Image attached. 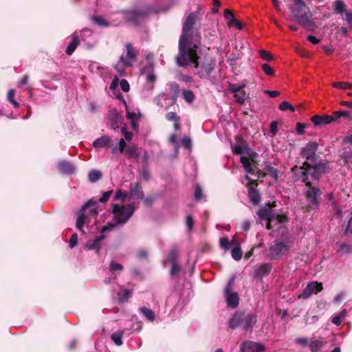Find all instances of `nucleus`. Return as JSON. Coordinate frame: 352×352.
Masks as SVG:
<instances>
[{
	"label": "nucleus",
	"mask_w": 352,
	"mask_h": 352,
	"mask_svg": "<svg viewBox=\"0 0 352 352\" xmlns=\"http://www.w3.org/2000/svg\"><path fill=\"white\" fill-rule=\"evenodd\" d=\"M200 19L196 12H190L186 16L182 26V33L179 41V53L176 57L178 66L193 65L199 67L196 49L200 45L201 34L197 30Z\"/></svg>",
	"instance_id": "nucleus-1"
},
{
	"label": "nucleus",
	"mask_w": 352,
	"mask_h": 352,
	"mask_svg": "<svg viewBox=\"0 0 352 352\" xmlns=\"http://www.w3.org/2000/svg\"><path fill=\"white\" fill-rule=\"evenodd\" d=\"M234 154L241 155L240 162L248 175H254L256 170V166L251 163V160L256 154L248 145L247 142L241 139H237L236 143L232 146Z\"/></svg>",
	"instance_id": "nucleus-2"
},
{
	"label": "nucleus",
	"mask_w": 352,
	"mask_h": 352,
	"mask_svg": "<svg viewBox=\"0 0 352 352\" xmlns=\"http://www.w3.org/2000/svg\"><path fill=\"white\" fill-rule=\"evenodd\" d=\"M294 244L292 236L287 233L279 239H276L270 243L265 251V256L270 260L279 259L287 255Z\"/></svg>",
	"instance_id": "nucleus-3"
},
{
	"label": "nucleus",
	"mask_w": 352,
	"mask_h": 352,
	"mask_svg": "<svg viewBox=\"0 0 352 352\" xmlns=\"http://www.w3.org/2000/svg\"><path fill=\"white\" fill-rule=\"evenodd\" d=\"M122 18L127 23L138 25L141 21L148 17L150 9L148 7L126 9L120 11Z\"/></svg>",
	"instance_id": "nucleus-4"
},
{
	"label": "nucleus",
	"mask_w": 352,
	"mask_h": 352,
	"mask_svg": "<svg viewBox=\"0 0 352 352\" xmlns=\"http://www.w3.org/2000/svg\"><path fill=\"white\" fill-rule=\"evenodd\" d=\"M291 10L294 19L300 24L304 26L310 25V10L302 0H294Z\"/></svg>",
	"instance_id": "nucleus-5"
},
{
	"label": "nucleus",
	"mask_w": 352,
	"mask_h": 352,
	"mask_svg": "<svg viewBox=\"0 0 352 352\" xmlns=\"http://www.w3.org/2000/svg\"><path fill=\"white\" fill-rule=\"evenodd\" d=\"M112 207V213L114 215L115 224L126 223L135 212L134 204H131L127 206L113 204Z\"/></svg>",
	"instance_id": "nucleus-6"
},
{
	"label": "nucleus",
	"mask_w": 352,
	"mask_h": 352,
	"mask_svg": "<svg viewBox=\"0 0 352 352\" xmlns=\"http://www.w3.org/2000/svg\"><path fill=\"white\" fill-rule=\"evenodd\" d=\"M261 219V223L265 224L266 228L271 230L274 226L283 222L286 217L283 214H275L271 210H266L259 212Z\"/></svg>",
	"instance_id": "nucleus-7"
},
{
	"label": "nucleus",
	"mask_w": 352,
	"mask_h": 352,
	"mask_svg": "<svg viewBox=\"0 0 352 352\" xmlns=\"http://www.w3.org/2000/svg\"><path fill=\"white\" fill-rule=\"evenodd\" d=\"M221 248L225 250H230L231 256L234 260L238 261L241 259L243 251L238 239L233 238L232 240H229L228 238H221Z\"/></svg>",
	"instance_id": "nucleus-8"
},
{
	"label": "nucleus",
	"mask_w": 352,
	"mask_h": 352,
	"mask_svg": "<svg viewBox=\"0 0 352 352\" xmlns=\"http://www.w3.org/2000/svg\"><path fill=\"white\" fill-rule=\"evenodd\" d=\"M305 186L307 188L305 197L308 206L311 209H316L320 201L321 191L318 187L313 186L310 182H307Z\"/></svg>",
	"instance_id": "nucleus-9"
},
{
	"label": "nucleus",
	"mask_w": 352,
	"mask_h": 352,
	"mask_svg": "<svg viewBox=\"0 0 352 352\" xmlns=\"http://www.w3.org/2000/svg\"><path fill=\"white\" fill-rule=\"evenodd\" d=\"M235 282V276H232L225 289V295L227 305L231 309L238 307L239 302V297L238 294L234 291V285Z\"/></svg>",
	"instance_id": "nucleus-10"
},
{
	"label": "nucleus",
	"mask_w": 352,
	"mask_h": 352,
	"mask_svg": "<svg viewBox=\"0 0 352 352\" xmlns=\"http://www.w3.org/2000/svg\"><path fill=\"white\" fill-rule=\"evenodd\" d=\"M126 57L120 56V61L122 63V66L131 67L133 65V61L138 55V52L133 47L130 43L125 44Z\"/></svg>",
	"instance_id": "nucleus-11"
},
{
	"label": "nucleus",
	"mask_w": 352,
	"mask_h": 352,
	"mask_svg": "<svg viewBox=\"0 0 352 352\" xmlns=\"http://www.w3.org/2000/svg\"><path fill=\"white\" fill-rule=\"evenodd\" d=\"M311 168V166L307 162H305L302 166H296L292 170L298 180L306 183L308 179V172Z\"/></svg>",
	"instance_id": "nucleus-12"
},
{
	"label": "nucleus",
	"mask_w": 352,
	"mask_h": 352,
	"mask_svg": "<svg viewBox=\"0 0 352 352\" xmlns=\"http://www.w3.org/2000/svg\"><path fill=\"white\" fill-rule=\"evenodd\" d=\"M318 149V144L314 142H309L301 149L300 155L307 160L314 162L316 153Z\"/></svg>",
	"instance_id": "nucleus-13"
},
{
	"label": "nucleus",
	"mask_w": 352,
	"mask_h": 352,
	"mask_svg": "<svg viewBox=\"0 0 352 352\" xmlns=\"http://www.w3.org/2000/svg\"><path fill=\"white\" fill-rule=\"evenodd\" d=\"M223 16L228 28H236L239 30H241L243 28V24L235 18L234 13L230 10H225L223 12Z\"/></svg>",
	"instance_id": "nucleus-14"
},
{
	"label": "nucleus",
	"mask_w": 352,
	"mask_h": 352,
	"mask_svg": "<svg viewBox=\"0 0 352 352\" xmlns=\"http://www.w3.org/2000/svg\"><path fill=\"white\" fill-rule=\"evenodd\" d=\"M322 284L316 281H312L307 284L302 293L298 296V298L307 299L311 294H317L322 291Z\"/></svg>",
	"instance_id": "nucleus-15"
},
{
	"label": "nucleus",
	"mask_w": 352,
	"mask_h": 352,
	"mask_svg": "<svg viewBox=\"0 0 352 352\" xmlns=\"http://www.w3.org/2000/svg\"><path fill=\"white\" fill-rule=\"evenodd\" d=\"M246 179L249 180V183L247 185L248 186L250 199L254 204H258L261 199V195L259 192L254 187V186H256L258 184L256 180L250 179L248 175L246 176Z\"/></svg>",
	"instance_id": "nucleus-16"
},
{
	"label": "nucleus",
	"mask_w": 352,
	"mask_h": 352,
	"mask_svg": "<svg viewBox=\"0 0 352 352\" xmlns=\"http://www.w3.org/2000/svg\"><path fill=\"white\" fill-rule=\"evenodd\" d=\"M265 346L259 342L245 341L241 346L242 352H263Z\"/></svg>",
	"instance_id": "nucleus-17"
},
{
	"label": "nucleus",
	"mask_w": 352,
	"mask_h": 352,
	"mask_svg": "<svg viewBox=\"0 0 352 352\" xmlns=\"http://www.w3.org/2000/svg\"><path fill=\"white\" fill-rule=\"evenodd\" d=\"M129 196L130 198L134 199H144V194L142 190V187L140 183L136 182L130 184Z\"/></svg>",
	"instance_id": "nucleus-18"
},
{
	"label": "nucleus",
	"mask_w": 352,
	"mask_h": 352,
	"mask_svg": "<svg viewBox=\"0 0 352 352\" xmlns=\"http://www.w3.org/2000/svg\"><path fill=\"white\" fill-rule=\"evenodd\" d=\"M272 268L271 263H262L258 265L254 270V276L255 278H263L267 276Z\"/></svg>",
	"instance_id": "nucleus-19"
},
{
	"label": "nucleus",
	"mask_w": 352,
	"mask_h": 352,
	"mask_svg": "<svg viewBox=\"0 0 352 352\" xmlns=\"http://www.w3.org/2000/svg\"><path fill=\"white\" fill-rule=\"evenodd\" d=\"M111 138L108 135H102L97 138L93 143L92 146L95 148H109Z\"/></svg>",
	"instance_id": "nucleus-20"
},
{
	"label": "nucleus",
	"mask_w": 352,
	"mask_h": 352,
	"mask_svg": "<svg viewBox=\"0 0 352 352\" xmlns=\"http://www.w3.org/2000/svg\"><path fill=\"white\" fill-rule=\"evenodd\" d=\"M105 236L104 234L97 236L93 241H88L86 244V248L87 250H96L98 254L100 250L101 241L104 239Z\"/></svg>",
	"instance_id": "nucleus-21"
},
{
	"label": "nucleus",
	"mask_w": 352,
	"mask_h": 352,
	"mask_svg": "<svg viewBox=\"0 0 352 352\" xmlns=\"http://www.w3.org/2000/svg\"><path fill=\"white\" fill-rule=\"evenodd\" d=\"M326 343L327 342L324 338H314L309 342V346L311 351L317 352L320 351Z\"/></svg>",
	"instance_id": "nucleus-22"
},
{
	"label": "nucleus",
	"mask_w": 352,
	"mask_h": 352,
	"mask_svg": "<svg viewBox=\"0 0 352 352\" xmlns=\"http://www.w3.org/2000/svg\"><path fill=\"white\" fill-rule=\"evenodd\" d=\"M170 91L171 93V99L173 102L165 107L166 109H168L170 105L175 104L179 97L180 89L179 85L176 82H172L169 84Z\"/></svg>",
	"instance_id": "nucleus-23"
},
{
	"label": "nucleus",
	"mask_w": 352,
	"mask_h": 352,
	"mask_svg": "<svg viewBox=\"0 0 352 352\" xmlns=\"http://www.w3.org/2000/svg\"><path fill=\"white\" fill-rule=\"evenodd\" d=\"M311 120L315 125H320L322 124L331 123L334 120V118L329 115L314 116L311 117Z\"/></svg>",
	"instance_id": "nucleus-24"
},
{
	"label": "nucleus",
	"mask_w": 352,
	"mask_h": 352,
	"mask_svg": "<svg viewBox=\"0 0 352 352\" xmlns=\"http://www.w3.org/2000/svg\"><path fill=\"white\" fill-rule=\"evenodd\" d=\"M220 8V1L219 0H213V5L211 10V13L208 14V19H212V21H217V30L219 31V21H218V12L219 9Z\"/></svg>",
	"instance_id": "nucleus-25"
},
{
	"label": "nucleus",
	"mask_w": 352,
	"mask_h": 352,
	"mask_svg": "<svg viewBox=\"0 0 352 352\" xmlns=\"http://www.w3.org/2000/svg\"><path fill=\"white\" fill-rule=\"evenodd\" d=\"M58 170L64 174H72L74 171V166L67 161H61L58 164Z\"/></svg>",
	"instance_id": "nucleus-26"
},
{
	"label": "nucleus",
	"mask_w": 352,
	"mask_h": 352,
	"mask_svg": "<svg viewBox=\"0 0 352 352\" xmlns=\"http://www.w3.org/2000/svg\"><path fill=\"white\" fill-rule=\"evenodd\" d=\"M79 44H80V41H79L78 35L76 34H73L72 35V41L67 47L65 53L67 55H69V56L72 55Z\"/></svg>",
	"instance_id": "nucleus-27"
},
{
	"label": "nucleus",
	"mask_w": 352,
	"mask_h": 352,
	"mask_svg": "<svg viewBox=\"0 0 352 352\" xmlns=\"http://www.w3.org/2000/svg\"><path fill=\"white\" fill-rule=\"evenodd\" d=\"M256 173L258 174V178L263 177L265 175L270 176L272 177L274 181H277L278 179V171L277 170L272 166H269L266 172L261 175V173L260 170H258L256 168V170L254 172V173Z\"/></svg>",
	"instance_id": "nucleus-28"
},
{
	"label": "nucleus",
	"mask_w": 352,
	"mask_h": 352,
	"mask_svg": "<svg viewBox=\"0 0 352 352\" xmlns=\"http://www.w3.org/2000/svg\"><path fill=\"white\" fill-rule=\"evenodd\" d=\"M124 153L128 159L138 160L140 157L138 149L136 146H127L126 148Z\"/></svg>",
	"instance_id": "nucleus-29"
},
{
	"label": "nucleus",
	"mask_w": 352,
	"mask_h": 352,
	"mask_svg": "<svg viewBox=\"0 0 352 352\" xmlns=\"http://www.w3.org/2000/svg\"><path fill=\"white\" fill-rule=\"evenodd\" d=\"M179 256V250L176 247H173L168 252V260L170 263H178Z\"/></svg>",
	"instance_id": "nucleus-30"
},
{
	"label": "nucleus",
	"mask_w": 352,
	"mask_h": 352,
	"mask_svg": "<svg viewBox=\"0 0 352 352\" xmlns=\"http://www.w3.org/2000/svg\"><path fill=\"white\" fill-rule=\"evenodd\" d=\"M140 311L150 322H153L155 318V314L151 309L142 307L140 308Z\"/></svg>",
	"instance_id": "nucleus-31"
},
{
	"label": "nucleus",
	"mask_w": 352,
	"mask_h": 352,
	"mask_svg": "<svg viewBox=\"0 0 352 352\" xmlns=\"http://www.w3.org/2000/svg\"><path fill=\"white\" fill-rule=\"evenodd\" d=\"M256 317L253 315H248L241 320V324L245 329H249L256 322Z\"/></svg>",
	"instance_id": "nucleus-32"
},
{
	"label": "nucleus",
	"mask_w": 352,
	"mask_h": 352,
	"mask_svg": "<svg viewBox=\"0 0 352 352\" xmlns=\"http://www.w3.org/2000/svg\"><path fill=\"white\" fill-rule=\"evenodd\" d=\"M86 219H87L86 215L85 214V213L82 212L77 217L76 222V228L82 233H85L83 226L85 223Z\"/></svg>",
	"instance_id": "nucleus-33"
},
{
	"label": "nucleus",
	"mask_w": 352,
	"mask_h": 352,
	"mask_svg": "<svg viewBox=\"0 0 352 352\" xmlns=\"http://www.w3.org/2000/svg\"><path fill=\"white\" fill-rule=\"evenodd\" d=\"M122 122V117L118 113H116L111 117V126L113 130L119 129L120 124Z\"/></svg>",
	"instance_id": "nucleus-34"
},
{
	"label": "nucleus",
	"mask_w": 352,
	"mask_h": 352,
	"mask_svg": "<svg viewBox=\"0 0 352 352\" xmlns=\"http://www.w3.org/2000/svg\"><path fill=\"white\" fill-rule=\"evenodd\" d=\"M327 197L329 201H330L331 205L332 206L333 209L336 211L338 216L340 217H342V212L341 210H340L338 207V204H337L336 200H335V199L333 197V194L332 192L328 193L327 195Z\"/></svg>",
	"instance_id": "nucleus-35"
},
{
	"label": "nucleus",
	"mask_w": 352,
	"mask_h": 352,
	"mask_svg": "<svg viewBox=\"0 0 352 352\" xmlns=\"http://www.w3.org/2000/svg\"><path fill=\"white\" fill-rule=\"evenodd\" d=\"M132 293L130 290L125 289L118 293V299L120 302H124L128 301L129 298L131 297Z\"/></svg>",
	"instance_id": "nucleus-36"
},
{
	"label": "nucleus",
	"mask_w": 352,
	"mask_h": 352,
	"mask_svg": "<svg viewBox=\"0 0 352 352\" xmlns=\"http://www.w3.org/2000/svg\"><path fill=\"white\" fill-rule=\"evenodd\" d=\"M334 11L338 14H342L345 10V5L341 0L336 1L333 5Z\"/></svg>",
	"instance_id": "nucleus-37"
},
{
	"label": "nucleus",
	"mask_w": 352,
	"mask_h": 352,
	"mask_svg": "<svg viewBox=\"0 0 352 352\" xmlns=\"http://www.w3.org/2000/svg\"><path fill=\"white\" fill-rule=\"evenodd\" d=\"M234 97L236 98V101L240 104H243L246 100V92L242 89L238 92L233 94Z\"/></svg>",
	"instance_id": "nucleus-38"
},
{
	"label": "nucleus",
	"mask_w": 352,
	"mask_h": 352,
	"mask_svg": "<svg viewBox=\"0 0 352 352\" xmlns=\"http://www.w3.org/2000/svg\"><path fill=\"white\" fill-rule=\"evenodd\" d=\"M88 177L91 182H96L102 177V173L100 170H92L89 172Z\"/></svg>",
	"instance_id": "nucleus-39"
},
{
	"label": "nucleus",
	"mask_w": 352,
	"mask_h": 352,
	"mask_svg": "<svg viewBox=\"0 0 352 352\" xmlns=\"http://www.w3.org/2000/svg\"><path fill=\"white\" fill-rule=\"evenodd\" d=\"M122 335H123L122 331H117V332L113 333L111 335V340L114 342V343L117 346H121L122 344Z\"/></svg>",
	"instance_id": "nucleus-40"
},
{
	"label": "nucleus",
	"mask_w": 352,
	"mask_h": 352,
	"mask_svg": "<svg viewBox=\"0 0 352 352\" xmlns=\"http://www.w3.org/2000/svg\"><path fill=\"white\" fill-rule=\"evenodd\" d=\"M170 264L171 268L170 270V275L172 277L178 276L182 270L181 266L178 264V263H174Z\"/></svg>",
	"instance_id": "nucleus-41"
},
{
	"label": "nucleus",
	"mask_w": 352,
	"mask_h": 352,
	"mask_svg": "<svg viewBox=\"0 0 352 352\" xmlns=\"http://www.w3.org/2000/svg\"><path fill=\"white\" fill-rule=\"evenodd\" d=\"M246 86V84L244 82L239 83V84H229V90L231 91L232 94L238 92V91L244 89Z\"/></svg>",
	"instance_id": "nucleus-42"
},
{
	"label": "nucleus",
	"mask_w": 352,
	"mask_h": 352,
	"mask_svg": "<svg viewBox=\"0 0 352 352\" xmlns=\"http://www.w3.org/2000/svg\"><path fill=\"white\" fill-rule=\"evenodd\" d=\"M182 95L184 99L189 103H191L195 98L193 92L190 90H184Z\"/></svg>",
	"instance_id": "nucleus-43"
},
{
	"label": "nucleus",
	"mask_w": 352,
	"mask_h": 352,
	"mask_svg": "<svg viewBox=\"0 0 352 352\" xmlns=\"http://www.w3.org/2000/svg\"><path fill=\"white\" fill-rule=\"evenodd\" d=\"M14 95L15 90L14 89H10L8 93V100L10 102L15 108H17L19 107V103L14 100Z\"/></svg>",
	"instance_id": "nucleus-44"
},
{
	"label": "nucleus",
	"mask_w": 352,
	"mask_h": 352,
	"mask_svg": "<svg viewBox=\"0 0 352 352\" xmlns=\"http://www.w3.org/2000/svg\"><path fill=\"white\" fill-rule=\"evenodd\" d=\"M258 53L261 58L264 60L270 61L274 59V56L267 50H261Z\"/></svg>",
	"instance_id": "nucleus-45"
},
{
	"label": "nucleus",
	"mask_w": 352,
	"mask_h": 352,
	"mask_svg": "<svg viewBox=\"0 0 352 352\" xmlns=\"http://www.w3.org/2000/svg\"><path fill=\"white\" fill-rule=\"evenodd\" d=\"M203 190L201 187L197 184L195 188L194 197L196 201H199L203 197Z\"/></svg>",
	"instance_id": "nucleus-46"
},
{
	"label": "nucleus",
	"mask_w": 352,
	"mask_h": 352,
	"mask_svg": "<svg viewBox=\"0 0 352 352\" xmlns=\"http://www.w3.org/2000/svg\"><path fill=\"white\" fill-rule=\"evenodd\" d=\"M339 249L338 250V253L340 254H346V253H351L352 252V248L350 245L340 243L339 244Z\"/></svg>",
	"instance_id": "nucleus-47"
},
{
	"label": "nucleus",
	"mask_w": 352,
	"mask_h": 352,
	"mask_svg": "<svg viewBox=\"0 0 352 352\" xmlns=\"http://www.w3.org/2000/svg\"><path fill=\"white\" fill-rule=\"evenodd\" d=\"M262 69L263 72L269 76H272L274 75V69L268 64H263L261 65Z\"/></svg>",
	"instance_id": "nucleus-48"
},
{
	"label": "nucleus",
	"mask_w": 352,
	"mask_h": 352,
	"mask_svg": "<svg viewBox=\"0 0 352 352\" xmlns=\"http://www.w3.org/2000/svg\"><path fill=\"white\" fill-rule=\"evenodd\" d=\"M279 109L281 111L290 110L294 111V107L287 101H283L279 104Z\"/></svg>",
	"instance_id": "nucleus-49"
},
{
	"label": "nucleus",
	"mask_w": 352,
	"mask_h": 352,
	"mask_svg": "<svg viewBox=\"0 0 352 352\" xmlns=\"http://www.w3.org/2000/svg\"><path fill=\"white\" fill-rule=\"evenodd\" d=\"M333 86L336 88L342 89H352V84L345 82H335Z\"/></svg>",
	"instance_id": "nucleus-50"
},
{
	"label": "nucleus",
	"mask_w": 352,
	"mask_h": 352,
	"mask_svg": "<svg viewBox=\"0 0 352 352\" xmlns=\"http://www.w3.org/2000/svg\"><path fill=\"white\" fill-rule=\"evenodd\" d=\"M92 20L94 21V23L98 24L100 26L107 27L109 25L108 22H107L104 19H102L100 16H93Z\"/></svg>",
	"instance_id": "nucleus-51"
},
{
	"label": "nucleus",
	"mask_w": 352,
	"mask_h": 352,
	"mask_svg": "<svg viewBox=\"0 0 352 352\" xmlns=\"http://www.w3.org/2000/svg\"><path fill=\"white\" fill-rule=\"evenodd\" d=\"M166 118L168 121L179 122L180 118L175 112H168L166 115Z\"/></svg>",
	"instance_id": "nucleus-52"
},
{
	"label": "nucleus",
	"mask_w": 352,
	"mask_h": 352,
	"mask_svg": "<svg viewBox=\"0 0 352 352\" xmlns=\"http://www.w3.org/2000/svg\"><path fill=\"white\" fill-rule=\"evenodd\" d=\"M120 86L124 92H128L130 89V85L126 79H122L120 81Z\"/></svg>",
	"instance_id": "nucleus-53"
},
{
	"label": "nucleus",
	"mask_w": 352,
	"mask_h": 352,
	"mask_svg": "<svg viewBox=\"0 0 352 352\" xmlns=\"http://www.w3.org/2000/svg\"><path fill=\"white\" fill-rule=\"evenodd\" d=\"M307 127V124L298 122L296 124V133L298 135H303L305 133V129Z\"/></svg>",
	"instance_id": "nucleus-54"
},
{
	"label": "nucleus",
	"mask_w": 352,
	"mask_h": 352,
	"mask_svg": "<svg viewBox=\"0 0 352 352\" xmlns=\"http://www.w3.org/2000/svg\"><path fill=\"white\" fill-rule=\"evenodd\" d=\"M215 64L213 61H211L208 64H205L202 67L204 69V70L206 72V73L210 75V73L213 71L214 68Z\"/></svg>",
	"instance_id": "nucleus-55"
},
{
	"label": "nucleus",
	"mask_w": 352,
	"mask_h": 352,
	"mask_svg": "<svg viewBox=\"0 0 352 352\" xmlns=\"http://www.w3.org/2000/svg\"><path fill=\"white\" fill-rule=\"evenodd\" d=\"M140 175L142 177V178L146 181H148L151 177L149 171L146 166L142 168Z\"/></svg>",
	"instance_id": "nucleus-56"
},
{
	"label": "nucleus",
	"mask_w": 352,
	"mask_h": 352,
	"mask_svg": "<svg viewBox=\"0 0 352 352\" xmlns=\"http://www.w3.org/2000/svg\"><path fill=\"white\" fill-rule=\"evenodd\" d=\"M78 243V234L76 233H74L69 239V246L70 248H74Z\"/></svg>",
	"instance_id": "nucleus-57"
},
{
	"label": "nucleus",
	"mask_w": 352,
	"mask_h": 352,
	"mask_svg": "<svg viewBox=\"0 0 352 352\" xmlns=\"http://www.w3.org/2000/svg\"><path fill=\"white\" fill-rule=\"evenodd\" d=\"M109 269L111 271H122L123 270V266L120 263L111 261L109 265Z\"/></svg>",
	"instance_id": "nucleus-58"
},
{
	"label": "nucleus",
	"mask_w": 352,
	"mask_h": 352,
	"mask_svg": "<svg viewBox=\"0 0 352 352\" xmlns=\"http://www.w3.org/2000/svg\"><path fill=\"white\" fill-rule=\"evenodd\" d=\"M112 192H113L112 190L104 192L102 194V196L98 199V201H100L101 203L107 202L108 201V199H109L110 196L111 195Z\"/></svg>",
	"instance_id": "nucleus-59"
},
{
	"label": "nucleus",
	"mask_w": 352,
	"mask_h": 352,
	"mask_svg": "<svg viewBox=\"0 0 352 352\" xmlns=\"http://www.w3.org/2000/svg\"><path fill=\"white\" fill-rule=\"evenodd\" d=\"M98 201L97 200H95L94 199H89V201H87L82 206V210H85L87 208H89L91 206H94V207H96L97 206V204H98Z\"/></svg>",
	"instance_id": "nucleus-60"
},
{
	"label": "nucleus",
	"mask_w": 352,
	"mask_h": 352,
	"mask_svg": "<svg viewBox=\"0 0 352 352\" xmlns=\"http://www.w3.org/2000/svg\"><path fill=\"white\" fill-rule=\"evenodd\" d=\"M239 319H240L239 316H238V315L234 316V317L231 319V320L230 322V327L234 329L236 327H237L239 324Z\"/></svg>",
	"instance_id": "nucleus-61"
},
{
	"label": "nucleus",
	"mask_w": 352,
	"mask_h": 352,
	"mask_svg": "<svg viewBox=\"0 0 352 352\" xmlns=\"http://www.w3.org/2000/svg\"><path fill=\"white\" fill-rule=\"evenodd\" d=\"M118 84H120V79L119 77L117 76H115L113 77V79L110 85V89L111 91L116 90L118 87Z\"/></svg>",
	"instance_id": "nucleus-62"
},
{
	"label": "nucleus",
	"mask_w": 352,
	"mask_h": 352,
	"mask_svg": "<svg viewBox=\"0 0 352 352\" xmlns=\"http://www.w3.org/2000/svg\"><path fill=\"white\" fill-rule=\"evenodd\" d=\"M126 196V195L123 193L122 190H118L116 192V195L114 196V199L115 200H120V199H121L122 201V202H124V200H125Z\"/></svg>",
	"instance_id": "nucleus-63"
},
{
	"label": "nucleus",
	"mask_w": 352,
	"mask_h": 352,
	"mask_svg": "<svg viewBox=\"0 0 352 352\" xmlns=\"http://www.w3.org/2000/svg\"><path fill=\"white\" fill-rule=\"evenodd\" d=\"M182 144L186 148H190L192 146L191 140L189 138L184 137L182 140Z\"/></svg>",
	"instance_id": "nucleus-64"
}]
</instances>
